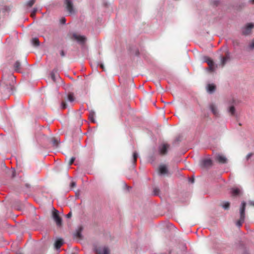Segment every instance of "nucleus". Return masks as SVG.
<instances>
[{
  "label": "nucleus",
  "instance_id": "nucleus-36",
  "mask_svg": "<svg viewBox=\"0 0 254 254\" xmlns=\"http://www.w3.org/2000/svg\"><path fill=\"white\" fill-rule=\"evenodd\" d=\"M75 160H69V162H68V167L74 163Z\"/></svg>",
  "mask_w": 254,
  "mask_h": 254
},
{
  "label": "nucleus",
  "instance_id": "nucleus-47",
  "mask_svg": "<svg viewBox=\"0 0 254 254\" xmlns=\"http://www.w3.org/2000/svg\"><path fill=\"white\" fill-rule=\"evenodd\" d=\"M214 4L217 5V3L219 2V1H214Z\"/></svg>",
  "mask_w": 254,
  "mask_h": 254
},
{
  "label": "nucleus",
  "instance_id": "nucleus-2",
  "mask_svg": "<svg viewBox=\"0 0 254 254\" xmlns=\"http://www.w3.org/2000/svg\"><path fill=\"white\" fill-rule=\"evenodd\" d=\"M246 202L243 201L241 203L240 208V219L236 222V225L240 228L245 220V210H246Z\"/></svg>",
  "mask_w": 254,
  "mask_h": 254
},
{
  "label": "nucleus",
  "instance_id": "nucleus-25",
  "mask_svg": "<svg viewBox=\"0 0 254 254\" xmlns=\"http://www.w3.org/2000/svg\"><path fill=\"white\" fill-rule=\"evenodd\" d=\"M229 113L231 115L233 116L235 114V109L234 106H231L229 108Z\"/></svg>",
  "mask_w": 254,
  "mask_h": 254
},
{
  "label": "nucleus",
  "instance_id": "nucleus-27",
  "mask_svg": "<svg viewBox=\"0 0 254 254\" xmlns=\"http://www.w3.org/2000/svg\"><path fill=\"white\" fill-rule=\"evenodd\" d=\"M67 104L66 103H65V101H63L62 102V103H61V108L62 109H65V108H67Z\"/></svg>",
  "mask_w": 254,
  "mask_h": 254
},
{
  "label": "nucleus",
  "instance_id": "nucleus-14",
  "mask_svg": "<svg viewBox=\"0 0 254 254\" xmlns=\"http://www.w3.org/2000/svg\"><path fill=\"white\" fill-rule=\"evenodd\" d=\"M209 108L214 116L216 117L218 116V112L217 107L215 106V105L213 104H210Z\"/></svg>",
  "mask_w": 254,
  "mask_h": 254
},
{
  "label": "nucleus",
  "instance_id": "nucleus-26",
  "mask_svg": "<svg viewBox=\"0 0 254 254\" xmlns=\"http://www.w3.org/2000/svg\"><path fill=\"white\" fill-rule=\"evenodd\" d=\"M35 2V0H30L27 2L26 4L29 7H31L34 4Z\"/></svg>",
  "mask_w": 254,
  "mask_h": 254
},
{
  "label": "nucleus",
  "instance_id": "nucleus-7",
  "mask_svg": "<svg viewBox=\"0 0 254 254\" xmlns=\"http://www.w3.org/2000/svg\"><path fill=\"white\" fill-rule=\"evenodd\" d=\"M72 38L82 44H84L86 40V38L85 36H81L75 33L72 35Z\"/></svg>",
  "mask_w": 254,
  "mask_h": 254
},
{
  "label": "nucleus",
  "instance_id": "nucleus-51",
  "mask_svg": "<svg viewBox=\"0 0 254 254\" xmlns=\"http://www.w3.org/2000/svg\"><path fill=\"white\" fill-rule=\"evenodd\" d=\"M132 171L134 172V173H136V171L134 170H132Z\"/></svg>",
  "mask_w": 254,
  "mask_h": 254
},
{
  "label": "nucleus",
  "instance_id": "nucleus-29",
  "mask_svg": "<svg viewBox=\"0 0 254 254\" xmlns=\"http://www.w3.org/2000/svg\"><path fill=\"white\" fill-rule=\"evenodd\" d=\"M254 156V153H250L247 155V159H249L252 157Z\"/></svg>",
  "mask_w": 254,
  "mask_h": 254
},
{
  "label": "nucleus",
  "instance_id": "nucleus-45",
  "mask_svg": "<svg viewBox=\"0 0 254 254\" xmlns=\"http://www.w3.org/2000/svg\"><path fill=\"white\" fill-rule=\"evenodd\" d=\"M136 160H135V159L132 160V163L133 165H134V164H135V162H136Z\"/></svg>",
  "mask_w": 254,
  "mask_h": 254
},
{
  "label": "nucleus",
  "instance_id": "nucleus-10",
  "mask_svg": "<svg viewBox=\"0 0 254 254\" xmlns=\"http://www.w3.org/2000/svg\"><path fill=\"white\" fill-rule=\"evenodd\" d=\"M169 148V145L168 144L164 143L161 144L159 148V152L161 154H165L168 149Z\"/></svg>",
  "mask_w": 254,
  "mask_h": 254
},
{
  "label": "nucleus",
  "instance_id": "nucleus-39",
  "mask_svg": "<svg viewBox=\"0 0 254 254\" xmlns=\"http://www.w3.org/2000/svg\"><path fill=\"white\" fill-rule=\"evenodd\" d=\"M52 78L54 81H56V76L54 73L51 75Z\"/></svg>",
  "mask_w": 254,
  "mask_h": 254
},
{
  "label": "nucleus",
  "instance_id": "nucleus-48",
  "mask_svg": "<svg viewBox=\"0 0 254 254\" xmlns=\"http://www.w3.org/2000/svg\"><path fill=\"white\" fill-rule=\"evenodd\" d=\"M250 1L253 3V4H254V0H250Z\"/></svg>",
  "mask_w": 254,
  "mask_h": 254
},
{
  "label": "nucleus",
  "instance_id": "nucleus-22",
  "mask_svg": "<svg viewBox=\"0 0 254 254\" xmlns=\"http://www.w3.org/2000/svg\"><path fill=\"white\" fill-rule=\"evenodd\" d=\"M51 141L53 144V145L55 147H57L58 145V144L59 143V141L58 139L56 138H52L51 139Z\"/></svg>",
  "mask_w": 254,
  "mask_h": 254
},
{
  "label": "nucleus",
  "instance_id": "nucleus-13",
  "mask_svg": "<svg viewBox=\"0 0 254 254\" xmlns=\"http://www.w3.org/2000/svg\"><path fill=\"white\" fill-rule=\"evenodd\" d=\"M206 62L209 65V69L211 71H213L215 70V66L213 61L210 58L208 59Z\"/></svg>",
  "mask_w": 254,
  "mask_h": 254
},
{
  "label": "nucleus",
  "instance_id": "nucleus-24",
  "mask_svg": "<svg viewBox=\"0 0 254 254\" xmlns=\"http://www.w3.org/2000/svg\"><path fill=\"white\" fill-rule=\"evenodd\" d=\"M230 204L229 202H225L222 205V207L224 209L227 210L230 207Z\"/></svg>",
  "mask_w": 254,
  "mask_h": 254
},
{
  "label": "nucleus",
  "instance_id": "nucleus-54",
  "mask_svg": "<svg viewBox=\"0 0 254 254\" xmlns=\"http://www.w3.org/2000/svg\"><path fill=\"white\" fill-rule=\"evenodd\" d=\"M71 159H75V158H73V157H72V158H71Z\"/></svg>",
  "mask_w": 254,
  "mask_h": 254
},
{
  "label": "nucleus",
  "instance_id": "nucleus-35",
  "mask_svg": "<svg viewBox=\"0 0 254 254\" xmlns=\"http://www.w3.org/2000/svg\"><path fill=\"white\" fill-rule=\"evenodd\" d=\"M250 48L252 49H254V40L252 42V43L249 46Z\"/></svg>",
  "mask_w": 254,
  "mask_h": 254
},
{
  "label": "nucleus",
  "instance_id": "nucleus-28",
  "mask_svg": "<svg viewBox=\"0 0 254 254\" xmlns=\"http://www.w3.org/2000/svg\"><path fill=\"white\" fill-rule=\"evenodd\" d=\"M159 190L158 188H154L153 190V194L154 195H158L159 194Z\"/></svg>",
  "mask_w": 254,
  "mask_h": 254
},
{
  "label": "nucleus",
  "instance_id": "nucleus-9",
  "mask_svg": "<svg viewBox=\"0 0 254 254\" xmlns=\"http://www.w3.org/2000/svg\"><path fill=\"white\" fill-rule=\"evenodd\" d=\"M96 254H109V250L107 247H99L96 249Z\"/></svg>",
  "mask_w": 254,
  "mask_h": 254
},
{
  "label": "nucleus",
  "instance_id": "nucleus-50",
  "mask_svg": "<svg viewBox=\"0 0 254 254\" xmlns=\"http://www.w3.org/2000/svg\"><path fill=\"white\" fill-rule=\"evenodd\" d=\"M26 187H27V188H28L29 186V185H28V184H26Z\"/></svg>",
  "mask_w": 254,
  "mask_h": 254
},
{
  "label": "nucleus",
  "instance_id": "nucleus-53",
  "mask_svg": "<svg viewBox=\"0 0 254 254\" xmlns=\"http://www.w3.org/2000/svg\"><path fill=\"white\" fill-rule=\"evenodd\" d=\"M19 179L21 180V177H19Z\"/></svg>",
  "mask_w": 254,
  "mask_h": 254
},
{
  "label": "nucleus",
  "instance_id": "nucleus-15",
  "mask_svg": "<svg viewBox=\"0 0 254 254\" xmlns=\"http://www.w3.org/2000/svg\"><path fill=\"white\" fill-rule=\"evenodd\" d=\"M64 242L63 240L62 239H57L55 243V247L56 249L58 250L60 249L61 247L63 245Z\"/></svg>",
  "mask_w": 254,
  "mask_h": 254
},
{
  "label": "nucleus",
  "instance_id": "nucleus-12",
  "mask_svg": "<svg viewBox=\"0 0 254 254\" xmlns=\"http://www.w3.org/2000/svg\"><path fill=\"white\" fill-rule=\"evenodd\" d=\"M159 173L160 175H165L168 173L167 167L165 165H161L159 167Z\"/></svg>",
  "mask_w": 254,
  "mask_h": 254
},
{
  "label": "nucleus",
  "instance_id": "nucleus-38",
  "mask_svg": "<svg viewBox=\"0 0 254 254\" xmlns=\"http://www.w3.org/2000/svg\"><path fill=\"white\" fill-rule=\"evenodd\" d=\"M72 216V213L71 212H69L66 215V217L67 218H70Z\"/></svg>",
  "mask_w": 254,
  "mask_h": 254
},
{
  "label": "nucleus",
  "instance_id": "nucleus-16",
  "mask_svg": "<svg viewBox=\"0 0 254 254\" xmlns=\"http://www.w3.org/2000/svg\"><path fill=\"white\" fill-rule=\"evenodd\" d=\"M82 230H83L82 226H79L76 230V232L74 235L75 236L78 238H82L81 232H82Z\"/></svg>",
  "mask_w": 254,
  "mask_h": 254
},
{
  "label": "nucleus",
  "instance_id": "nucleus-34",
  "mask_svg": "<svg viewBox=\"0 0 254 254\" xmlns=\"http://www.w3.org/2000/svg\"><path fill=\"white\" fill-rule=\"evenodd\" d=\"M60 21L62 24H65L66 22V19L65 18L63 17L61 19Z\"/></svg>",
  "mask_w": 254,
  "mask_h": 254
},
{
  "label": "nucleus",
  "instance_id": "nucleus-19",
  "mask_svg": "<svg viewBox=\"0 0 254 254\" xmlns=\"http://www.w3.org/2000/svg\"><path fill=\"white\" fill-rule=\"evenodd\" d=\"M216 89V86L214 84H209L207 86V91L209 93H212Z\"/></svg>",
  "mask_w": 254,
  "mask_h": 254
},
{
  "label": "nucleus",
  "instance_id": "nucleus-8",
  "mask_svg": "<svg viewBox=\"0 0 254 254\" xmlns=\"http://www.w3.org/2000/svg\"><path fill=\"white\" fill-rule=\"evenodd\" d=\"M66 8L69 14H73L74 13V10L73 7V4L71 0H65Z\"/></svg>",
  "mask_w": 254,
  "mask_h": 254
},
{
  "label": "nucleus",
  "instance_id": "nucleus-21",
  "mask_svg": "<svg viewBox=\"0 0 254 254\" xmlns=\"http://www.w3.org/2000/svg\"><path fill=\"white\" fill-rule=\"evenodd\" d=\"M9 174L11 179H14L16 177V173L14 169H11L10 170Z\"/></svg>",
  "mask_w": 254,
  "mask_h": 254
},
{
  "label": "nucleus",
  "instance_id": "nucleus-3",
  "mask_svg": "<svg viewBox=\"0 0 254 254\" xmlns=\"http://www.w3.org/2000/svg\"><path fill=\"white\" fill-rule=\"evenodd\" d=\"M52 217L57 226L61 227L62 226V219L59 215V211L54 209Z\"/></svg>",
  "mask_w": 254,
  "mask_h": 254
},
{
  "label": "nucleus",
  "instance_id": "nucleus-46",
  "mask_svg": "<svg viewBox=\"0 0 254 254\" xmlns=\"http://www.w3.org/2000/svg\"><path fill=\"white\" fill-rule=\"evenodd\" d=\"M100 66H101V67L102 68V69H103V70H105V69H104V65H103V64H101L100 65Z\"/></svg>",
  "mask_w": 254,
  "mask_h": 254
},
{
  "label": "nucleus",
  "instance_id": "nucleus-18",
  "mask_svg": "<svg viewBox=\"0 0 254 254\" xmlns=\"http://www.w3.org/2000/svg\"><path fill=\"white\" fill-rule=\"evenodd\" d=\"M20 67H21V64L18 61H16L13 65L14 69L15 71H16L17 72H20Z\"/></svg>",
  "mask_w": 254,
  "mask_h": 254
},
{
  "label": "nucleus",
  "instance_id": "nucleus-32",
  "mask_svg": "<svg viewBox=\"0 0 254 254\" xmlns=\"http://www.w3.org/2000/svg\"><path fill=\"white\" fill-rule=\"evenodd\" d=\"M215 159H226L225 157L222 155H218Z\"/></svg>",
  "mask_w": 254,
  "mask_h": 254
},
{
  "label": "nucleus",
  "instance_id": "nucleus-42",
  "mask_svg": "<svg viewBox=\"0 0 254 254\" xmlns=\"http://www.w3.org/2000/svg\"><path fill=\"white\" fill-rule=\"evenodd\" d=\"M249 204L252 206H254V201H250L249 202Z\"/></svg>",
  "mask_w": 254,
  "mask_h": 254
},
{
  "label": "nucleus",
  "instance_id": "nucleus-23",
  "mask_svg": "<svg viewBox=\"0 0 254 254\" xmlns=\"http://www.w3.org/2000/svg\"><path fill=\"white\" fill-rule=\"evenodd\" d=\"M32 42L34 46H38L40 44V42L38 38H33L32 40Z\"/></svg>",
  "mask_w": 254,
  "mask_h": 254
},
{
  "label": "nucleus",
  "instance_id": "nucleus-31",
  "mask_svg": "<svg viewBox=\"0 0 254 254\" xmlns=\"http://www.w3.org/2000/svg\"><path fill=\"white\" fill-rule=\"evenodd\" d=\"M218 162L220 164H225L227 163V160H217Z\"/></svg>",
  "mask_w": 254,
  "mask_h": 254
},
{
  "label": "nucleus",
  "instance_id": "nucleus-20",
  "mask_svg": "<svg viewBox=\"0 0 254 254\" xmlns=\"http://www.w3.org/2000/svg\"><path fill=\"white\" fill-rule=\"evenodd\" d=\"M95 115V112L93 111H91L89 113V114L88 116V118H89V120L92 123H95V120L94 119Z\"/></svg>",
  "mask_w": 254,
  "mask_h": 254
},
{
  "label": "nucleus",
  "instance_id": "nucleus-6",
  "mask_svg": "<svg viewBox=\"0 0 254 254\" xmlns=\"http://www.w3.org/2000/svg\"><path fill=\"white\" fill-rule=\"evenodd\" d=\"M254 27L253 23H248L243 29L242 33L244 35H248L251 33L252 29Z\"/></svg>",
  "mask_w": 254,
  "mask_h": 254
},
{
  "label": "nucleus",
  "instance_id": "nucleus-44",
  "mask_svg": "<svg viewBox=\"0 0 254 254\" xmlns=\"http://www.w3.org/2000/svg\"><path fill=\"white\" fill-rule=\"evenodd\" d=\"M1 168H6L5 164L3 162L1 163Z\"/></svg>",
  "mask_w": 254,
  "mask_h": 254
},
{
  "label": "nucleus",
  "instance_id": "nucleus-43",
  "mask_svg": "<svg viewBox=\"0 0 254 254\" xmlns=\"http://www.w3.org/2000/svg\"><path fill=\"white\" fill-rule=\"evenodd\" d=\"M155 160H153V159H152V160H150V161H149V163L154 165V161H155Z\"/></svg>",
  "mask_w": 254,
  "mask_h": 254
},
{
  "label": "nucleus",
  "instance_id": "nucleus-33",
  "mask_svg": "<svg viewBox=\"0 0 254 254\" xmlns=\"http://www.w3.org/2000/svg\"><path fill=\"white\" fill-rule=\"evenodd\" d=\"M189 182L190 183H193L194 182V179L193 178V177H192L191 178H189Z\"/></svg>",
  "mask_w": 254,
  "mask_h": 254
},
{
  "label": "nucleus",
  "instance_id": "nucleus-40",
  "mask_svg": "<svg viewBox=\"0 0 254 254\" xmlns=\"http://www.w3.org/2000/svg\"><path fill=\"white\" fill-rule=\"evenodd\" d=\"M60 55L62 57H64L65 56L64 52L63 50H62L60 52Z\"/></svg>",
  "mask_w": 254,
  "mask_h": 254
},
{
  "label": "nucleus",
  "instance_id": "nucleus-11",
  "mask_svg": "<svg viewBox=\"0 0 254 254\" xmlns=\"http://www.w3.org/2000/svg\"><path fill=\"white\" fill-rule=\"evenodd\" d=\"M230 60V55L229 53L226 54L225 56L221 57V64H220L223 67L225 65L226 63L229 61Z\"/></svg>",
  "mask_w": 254,
  "mask_h": 254
},
{
  "label": "nucleus",
  "instance_id": "nucleus-4",
  "mask_svg": "<svg viewBox=\"0 0 254 254\" xmlns=\"http://www.w3.org/2000/svg\"><path fill=\"white\" fill-rule=\"evenodd\" d=\"M212 160H200L199 165L201 168L208 169L212 166Z\"/></svg>",
  "mask_w": 254,
  "mask_h": 254
},
{
  "label": "nucleus",
  "instance_id": "nucleus-5",
  "mask_svg": "<svg viewBox=\"0 0 254 254\" xmlns=\"http://www.w3.org/2000/svg\"><path fill=\"white\" fill-rule=\"evenodd\" d=\"M230 193L232 196L237 197L243 193L242 189L239 187H233L230 189Z\"/></svg>",
  "mask_w": 254,
  "mask_h": 254
},
{
  "label": "nucleus",
  "instance_id": "nucleus-49",
  "mask_svg": "<svg viewBox=\"0 0 254 254\" xmlns=\"http://www.w3.org/2000/svg\"><path fill=\"white\" fill-rule=\"evenodd\" d=\"M124 185H125V186L126 188H127V189H128V188H129V187H127V185L126 184H125H125H124Z\"/></svg>",
  "mask_w": 254,
  "mask_h": 254
},
{
  "label": "nucleus",
  "instance_id": "nucleus-41",
  "mask_svg": "<svg viewBox=\"0 0 254 254\" xmlns=\"http://www.w3.org/2000/svg\"><path fill=\"white\" fill-rule=\"evenodd\" d=\"M75 186H76V183H75V182H72L71 183V187L73 188V187H75Z\"/></svg>",
  "mask_w": 254,
  "mask_h": 254
},
{
  "label": "nucleus",
  "instance_id": "nucleus-52",
  "mask_svg": "<svg viewBox=\"0 0 254 254\" xmlns=\"http://www.w3.org/2000/svg\"><path fill=\"white\" fill-rule=\"evenodd\" d=\"M171 226L174 227V226L172 224H171Z\"/></svg>",
  "mask_w": 254,
  "mask_h": 254
},
{
  "label": "nucleus",
  "instance_id": "nucleus-17",
  "mask_svg": "<svg viewBox=\"0 0 254 254\" xmlns=\"http://www.w3.org/2000/svg\"><path fill=\"white\" fill-rule=\"evenodd\" d=\"M65 100L69 102H73L75 100L74 94L71 92L68 93Z\"/></svg>",
  "mask_w": 254,
  "mask_h": 254
},
{
  "label": "nucleus",
  "instance_id": "nucleus-1",
  "mask_svg": "<svg viewBox=\"0 0 254 254\" xmlns=\"http://www.w3.org/2000/svg\"><path fill=\"white\" fill-rule=\"evenodd\" d=\"M15 77L10 73L4 74L0 83V90L5 94H11L14 89Z\"/></svg>",
  "mask_w": 254,
  "mask_h": 254
},
{
  "label": "nucleus",
  "instance_id": "nucleus-37",
  "mask_svg": "<svg viewBox=\"0 0 254 254\" xmlns=\"http://www.w3.org/2000/svg\"><path fill=\"white\" fill-rule=\"evenodd\" d=\"M138 157V154L134 152L133 153V159H137Z\"/></svg>",
  "mask_w": 254,
  "mask_h": 254
},
{
  "label": "nucleus",
  "instance_id": "nucleus-30",
  "mask_svg": "<svg viewBox=\"0 0 254 254\" xmlns=\"http://www.w3.org/2000/svg\"><path fill=\"white\" fill-rule=\"evenodd\" d=\"M36 12H37V9H34L33 10V11L32 12V13H31V17H34L35 16Z\"/></svg>",
  "mask_w": 254,
  "mask_h": 254
}]
</instances>
